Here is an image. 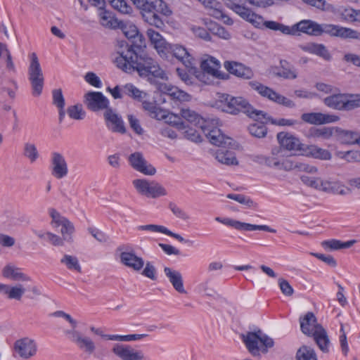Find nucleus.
I'll use <instances>...</instances> for the list:
<instances>
[{"mask_svg":"<svg viewBox=\"0 0 360 360\" xmlns=\"http://www.w3.org/2000/svg\"><path fill=\"white\" fill-rule=\"evenodd\" d=\"M120 56L115 58L117 66L125 72L131 73L136 71L141 77H146L148 81L153 78L164 79L165 71L159 63L146 53L134 56V53L127 51H120Z\"/></svg>","mask_w":360,"mask_h":360,"instance_id":"1","label":"nucleus"},{"mask_svg":"<svg viewBox=\"0 0 360 360\" xmlns=\"http://www.w3.org/2000/svg\"><path fill=\"white\" fill-rule=\"evenodd\" d=\"M319 25L318 22L311 20H301L290 27L276 21H269L266 28L274 31H279L283 34L298 36L300 32L310 36H319Z\"/></svg>","mask_w":360,"mask_h":360,"instance_id":"2","label":"nucleus"},{"mask_svg":"<svg viewBox=\"0 0 360 360\" xmlns=\"http://www.w3.org/2000/svg\"><path fill=\"white\" fill-rule=\"evenodd\" d=\"M241 338L248 352L254 357L259 358L261 353L266 354L274 347V340L262 333L260 329L243 334Z\"/></svg>","mask_w":360,"mask_h":360,"instance_id":"3","label":"nucleus"},{"mask_svg":"<svg viewBox=\"0 0 360 360\" xmlns=\"http://www.w3.org/2000/svg\"><path fill=\"white\" fill-rule=\"evenodd\" d=\"M239 112H243L248 117L255 121H260L262 117H266L264 111L254 108L244 98L240 96L231 97L226 94V113L237 115Z\"/></svg>","mask_w":360,"mask_h":360,"instance_id":"4","label":"nucleus"},{"mask_svg":"<svg viewBox=\"0 0 360 360\" xmlns=\"http://www.w3.org/2000/svg\"><path fill=\"white\" fill-rule=\"evenodd\" d=\"M324 104L337 110H352L360 107L359 94H333L323 99Z\"/></svg>","mask_w":360,"mask_h":360,"instance_id":"5","label":"nucleus"},{"mask_svg":"<svg viewBox=\"0 0 360 360\" xmlns=\"http://www.w3.org/2000/svg\"><path fill=\"white\" fill-rule=\"evenodd\" d=\"M28 79L32 86V94L34 96L41 94L44 77L39 59L35 53L31 54V62L28 68Z\"/></svg>","mask_w":360,"mask_h":360,"instance_id":"6","label":"nucleus"},{"mask_svg":"<svg viewBox=\"0 0 360 360\" xmlns=\"http://www.w3.org/2000/svg\"><path fill=\"white\" fill-rule=\"evenodd\" d=\"M249 85L256 91L261 96L269 101L288 108H293L296 106L295 102L288 98L278 94L273 89L262 84L257 81H251Z\"/></svg>","mask_w":360,"mask_h":360,"instance_id":"7","label":"nucleus"},{"mask_svg":"<svg viewBox=\"0 0 360 360\" xmlns=\"http://www.w3.org/2000/svg\"><path fill=\"white\" fill-rule=\"evenodd\" d=\"M132 184L139 193L152 198H157L167 195L166 189L155 181L145 179H134Z\"/></svg>","mask_w":360,"mask_h":360,"instance_id":"8","label":"nucleus"},{"mask_svg":"<svg viewBox=\"0 0 360 360\" xmlns=\"http://www.w3.org/2000/svg\"><path fill=\"white\" fill-rule=\"evenodd\" d=\"M327 34L331 37H340L342 39H352L360 40V32L349 28L333 24H320L319 36Z\"/></svg>","mask_w":360,"mask_h":360,"instance_id":"9","label":"nucleus"},{"mask_svg":"<svg viewBox=\"0 0 360 360\" xmlns=\"http://www.w3.org/2000/svg\"><path fill=\"white\" fill-rule=\"evenodd\" d=\"M171 56L182 63L186 68H194V59L184 46L179 44H169L167 46V51H165V56H161V58L169 60Z\"/></svg>","mask_w":360,"mask_h":360,"instance_id":"10","label":"nucleus"},{"mask_svg":"<svg viewBox=\"0 0 360 360\" xmlns=\"http://www.w3.org/2000/svg\"><path fill=\"white\" fill-rule=\"evenodd\" d=\"M84 103L87 109L92 112L107 110L109 107L108 99L99 91H89L84 95Z\"/></svg>","mask_w":360,"mask_h":360,"instance_id":"11","label":"nucleus"},{"mask_svg":"<svg viewBox=\"0 0 360 360\" xmlns=\"http://www.w3.org/2000/svg\"><path fill=\"white\" fill-rule=\"evenodd\" d=\"M13 349L16 356L28 360L36 354L37 349L34 340L23 338L15 342Z\"/></svg>","mask_w":360,"mask_h":360,"instance_id":"12","label":"nucleus"},{"mask_svg":"<svg viewBox=\"0 0 360 360\" xmlns=\"http://www.w3.org/2000/svg\"><path fill=\"white\" fill-rule=\"evenodd\" d=\"M217 124V120H207L206 123L202 125L201 129L212 144L222 146L225 141V135Z\"/></svg>","mask_w":360,"mask_h":360,"instance_id":"13","label":"nucleus"},{"mask_svg":"<svg viewBox=\"0 0 360 360\" xmlns=\"http://www.w3.org/2000/svg\"><path fill=\"white\" fill-rule=\"evenodd\" d=\"M75 230L73 224L69 219L65 221V223L61 225V236L55 233L49 234L51 239V245L55 247H63L65 243H72Z\"/></svg>","mask_w":360,"mask_h":360,"instance_id":"14","label":"nucleus"},{"mask_svg":"<svg viewBox=\"0 0 360 360\" xmlns=\"http://www.w3.org/2000/svg\"><path fill=\"white\" fill-rule=\"evenodd\" d=\"M66 334L69 335L70 340L84 352L92 354L95 352L96 345L90 338L75 329L67 330Z\"/></svg>","mask_w":360,"mask_h":360,"instance_id":"15","label":"nucleus"},{"mask_svg":"<svg viewBox=\"0 0 360 360\" xmlns=\"http://www.w3.org/2000/svg\"><path fill=\"white\" fill-rule=\"evenodd\" d=\"M128 161L133 169L145 175L153 176L156 173L155 168L148 163L141 152L131 153L128 157Z\"/></svg>","mask_w":360,"mask_h":360,"instance_id":"16","label":"nucleus"},{"mask_svg":"<svg viewBox=\"0 0 360 360\" xmlns=\"http://www.w3.org/2000/svg\"><path fill=\"white\" fill-rule=\"evenodd\" d=\"M200 68L212 78L224 79V75L219 70L221 63L219 60L209 55H204L200 60Z\"/></svg>","mask_w":360,"mask_h":360,"instance_id":"17","label":"nucleus"},{"mask_svg":"<svg viewBox=\"0 0 360 360\" xmlns=\"http://www.w3.org/2000/svg\"><path fill=\"white\" fill-rule=\"evenodd\" d=\"M112 352L121 360H145L143 351L135 349L130 345L115 344Z\"/></svg>","mask_w":360,"mask_h":360,"instance_id":"18","label":"nucleus"},{"mask_svg":"<svg viewBox=\"0 0 360 360\" xmlns=\"http://www.w3.org/2000/svg\"><path fill=\"white\" fill-rule=\"evenodd\" d=\"M51 174L56 179H62L68 173V167L64 156L58 152H53L51 158Z\"/></svg>","mask_w":360,"mask_h":360,"instance_id":"19","label":"nucleus"},{"mask_svg":"<svg viewBox=\"0 0 360 360\" xmlns=\"http://www.w3.org/2000/svg\"><path fill=\"white\" fill-rule=\"evenodd\" d=\"M134 4L141 11L142 17L145 22L157 28H162L164 26L162 20H159L154 15H151V11L149 10L150 0H131Z\"/></svg>","mask_w":360,"mask_h":360,"instance_id":"20","label":"nucleus"},{"mask_svg":"<svg viewBox=\"0 0 360 360\" xmlns=\"http://www.w3.org/2000/svg\"><path fill=\"white\" fill-rule=\"evenodd\" d=\"M103 115L107 127L112 131L120 134L126 132V128L121 116L117 114L111 108L105 110Z\"/></svg>","mask_w":360,"mask_h":360,"instance_id":"21","label":"nucleus"},{"mask_svg":"<svg viewBox=\"0 0 360 360\" xmlns=\"http://www.w3.org/2000/svg\"><path fill=\"white\" fill-rule=\"evenodd\" d=\"M301 119L304 122L311 124H323L335 122L339 120V117L321 112H307L303 113L301 115Z\"/></svg>","mask_w":360,"mask_h":360,"instance_id":"22","label":"nucleus"},{"mask_svg":"<svg viewBox=\"0 0 360 360\" xmlns=\"http://www.w3.org/2000/svg\"><path fill=\"white\" fill-rule=\"evenodd\" d=\"M164 274L171 283L174 289L180 294H186L184 286V279L181 273L173 268L165 266L163 269Z\"/></svg>","mask_w":360,"mask_h":360,"instance_id":"23","label":"nucleus"},{"mask_svg":"<svg viewBox=\"0 0 360 360\" xmlns=\"http://www.w3.org/2000/svg\"><path fill=\"white\" fill-rule=\"evenodd\" d=\"M277 139L285 150H294L302 154L304 144H302L297 138L287 133L280 132L277 134Z\"/></svg>","mask_w":360,"mask_h":360,"instance_id":"24","label":"nucleus"},{"mask_svg":"<svg viewBox=\"0 0 360 360\" xmlns=\"http://www.w3.org/2000/svg\"><path fill=\"white\" fill-rule=\"evenodd\" d=\"M300 49L303 51L316 55L326 61H330L332 59V56L326 46L323 44H317L309 42L299 46Z\"/></svg>","mask_w":360,"mask_h":360,"instance_id":"25","label":"nucleus"},{"mask_svg":"<svg viewBox=\"0 0 360 360\" xmlns=\"http://www.w3.org/2000/svg\"><path fill=\"white\" fill-rule=\"evenodd\" d=\"M300 324L301 331L309 337L316 330L317 326H321L317 322V319L314 314L311 311L307 312L303 316H300Z\"/></svg>","mask_w":360,"mask_h":360,"instance_id":"26","label":"nucleus"},{"mask_svg":"<svg viewBox=\"0 0 360 360\" xmlns=\"http://www.w3.org/2000/svg\"><path fill=\"white\" fill-rule=\"evenodd\" d=\"M226 70L230 74L244 79H251L254 75L250 68L235 61H226Z\"/></svg>","mask_w":360,"mask_h":360,"instance_id":"27","label":"nucleus"},{"mask_svg":"<svg viewBox=\"0 0 360 360\" xmlns=\"http://www.w3.org/2000/svg\"><path fill=\"white\" fill-rule=\"evenodd\" d=\"M146 34L151 45H153L158 55L160 57L165 56L169 43L166 41L160 33L153 29H148Z\"/></svg>","mask_w":360,"mask_h":360,"instance_id":"28","label":"nucleus"},{"mask_svg":"<svg viewBox=\"0 0 360 360\" xmlns=\"http://www.w3.org/2000/svg\"><path fill=\"white\" fill-rule=\"evenodd\" d=\"M226 225L230 226L238 231H265L270 233H276V230L266 225H254L251 224L241 222L237 220L227 219Z\"/></svg>","mask_w":360,"mask_h":360,"instance_id":"29","label":"nucleus"},{"mask_svg":"<svg viewBox=\"0 0 360 360\" xmlns=\"http://www.w3.org/2000/svg\"><path fill=\"white\" fill-rule=\"evenodd\" d=\"M120 261L123 264L135 271L141 270L144 265L143 259L136 256L134 252H122L120 254Z\"/></svg>","mask_w":360,"mask_h":360,"instance_id":"30","label":"nucleus"},{"mask_svg":"<svg viewBox=\"0 0 360 360\" xmlns=\"http://www.w3.org/2000/svg\"><path fill=\"white\" fill-rule=\"evenodd\" d=\"M0 292L6 295L10 300H16L20 301L25 292V288L20 283L13 286L0 283Z\"/></svg>","mask_w":360,"mask_h":360,"instance_id":"31","label":"nucleus"},{"mask_svg":"<svg viewBox=\"0 0 360 360\" xmlns=\"http://www.w3.org/2000/svg\"><path fill=\"white\" fill-rule=\"evenodd\" d=\"M2 276L15 281H31L30 276L22 273L20 269L12 264H7L3 268Z\"/></svg>","mask_w":360,"mask_h":360,"instance_id":"32","label":"nucleus"},{"mask_svg":"<svg viewBox=\"0 0 360 360\" xmlns=\"http://www.w3.org/2000/svg\"><path fill=\"white\" fill-rule=\"evenodd\" d=\"M301 155L324 160H330L332 157L330 153L326 149H323L315 145L305 144Z\"/></svg>","mask_w":360,"mask_h":360,"instance_id":"33","label":"nucleus"},{"mask_svg":"<svg viewBox=\"0 0 360 360\" xmlns=\"http://www.w3.org/2000/svg\"><path fill=\"white\" fill-rule=\"evenodd\" d=\"M316 330L311 334L314 339L319 347V349L324 353L329 352L330 340L328 336L326 330L322 326H317Z\"/></svg>","mask_w":360,"mask_h":360,"instance_id":"34","label":"nucleus"},{"mask_svg":"<svg viewBox=\"0 0 360 360\" xmlns=\"http://www.w3.org/2000/svg\"><path fill=\"white\" fill-rule=\"evenodd\" d=\"M180 115L182 119L200 129L202 125H204L207 122L200 115L189 108H181L180 110Z\"/></svg>","mask_w":360,"mask_h":360,"instance_id":"35","label":"nucleus"},{"mask_svg":"<svg viewBox=\"0 0 360 360\" xmlns=\"http://www.w3.org/2000/svg\"><path fill=\"white\" fill-rule=\"evenodd\" d=\"M139 231H146L150 232H159L176 239L179 242H188L185 240L184 238L178 233H175L167 229L166 227L161 225L156 224H146V225H141L137 227Z\"/></svg>","mask_w":360,"mask_h":360,"instance_id":"36","label":"nucleus"},{"mask_svg":"<svg viewBox=\"0 0 360 360\" xmlns=\"http://www.w3.org/2000/svg\"><path fill=\"white\" fill-rule=\"evenodd\" d=\"M282 72H274V75L286 79H295L297 77V73L295 68L285 60H280Z\"/></svg>","mask_w":360,"mask_h":360,"instance_id":"37","label":"nucleus"},{"mask_svg":"<svg viewBox=\"0 0 360 360\" xmlns=\"http://www.w3.org/2000/svg\"><path fill=\"white\" fill-rule=\"evenodd\" d=\"M149 10L151 11V15L157 18L159 20H162L158 13L163 14L164 15H169L172 12L169 10L167 4L163 0H150V4Z\"/></svg>","mask_w":360,"mask_h":360,"instance_id":"38","label":"nucleus"},{"mask_svg":"<svg viewBox=\"0 0 360 360\" xmlns=\"http://www.w3.org/2000/svg\"><path fill=\"white\" fill-rule=\"evenodd\" d=\"M142 108L152 118L160 120L165 117V111L159 108L155 102L144 101L142 102Z\"/></svg>","mask_w":360,"mask_h":360,"instance_id":"39","label":"nucleus"},{"mask_svg":"<svg viewBox=\"0 0 360 360\" xmlns=\"http://www.w3.org/2000/svg\"><path fill=\"white\" fill-rule=\"evenodd\" d=\"M356 241L355 240H349L347 242H342L338 240H324L321 243L322 247L325 249L330 250H338L340 249H345L352 247Z\"/></svg>","mask_w":360,"mask_h":360,"instance_id":"40","label":"nucleus"},{"mask_svg":"<svg viewBox=\"0 0 360 360\" xmlns=\"http://www.w3.org/2000/svg\"><path fill=\"white\" fill-rule=\"evenodd\" d=\"M60 262L70 271H75L78 273L82 272V267L76 256L65 254L61 257Z\"/></svg>","mask_w":360,"mask_h":360,"instance_id":"41","label":"nucleus"},{"mask_svg":"<svg viewBox=\"0 0 360 360\" xmlns=\"http://www.w3.org/2000/svg\"><path fill=\"white\" fill-rule=\"evenodd\" d=\"M130 42V48L127 49L125 53L127 51H130L131 52H134V56H139L140 54H142L143 53H141L143 48L146 47V41L143 37V36L141 34H138L134 39H132Z\"/></svg>","mask_w":360,"mask_h":360,"instance_id":"42","label":"nucleus"},{"mask_svg":"<svg viewBox=\"0 0 360 360\" xmlns=\"http://www.w3.org/2000/svg\"><path fill=\"white\" fill-rule=\"evenodd\" d=\"M163 92L167 94L172 99L180 101H188L189 95L183 91L179 90L176 87L172 86H165Z\"/></svg>","mask_w":360,"mask_h":360,"instance_id":"43","label":"nucleus"},{"mask_svg":"<svg viewBox=\"0 0 360 360\" xmlns=\"http://www.w3.org/2000/svg\"><path fill=\"white\" fill-rule=\"evenodd\" d=\"M296 360H317L313 348L303 345L297 352Z\"/></svg>","mask_w":360,"mask_h":360,"instance_id":"44","label":"nucleus"},{"mask_svg":"<svg viewBox=\"0 0 360 360\" xmlns=\"http://www.w3.org/2000/svg\"><path fill=\"white\" fill-rule=\"evenodd\" d=\"M248 130L252 136L258 139L265 137L267 134V128L263 122L251 124Z\"/></svg>","mask_w":360,"mask_h":360,"instance_id":"45","label":"nucleus"},{"mask_svg":"<svg viewBox=\"0 0 360 360\" xmlns=\"http://www.w3.org/2000/svg\"><path fill=\"white\" fill-rule=\"evenodd\" d=\"M122 92L124 94L140 101L146 96V93L140 91L131 84H127L124 85L122 88Z\"/></svg>","mask_w":360,"mask_h":360,"instance_id":"46","label":"nucleus"},{"mask_svg":"<svg viewBox=\"0 0 360 360\" xmlns=\"http://www.w3.org/2000/svg\"><path fill=\"white\" fill-rule=\"evenodd\" d=\"M67 113L70 118L76 120H83L86 115V112L83 110L81 104H76L68 107Z\"/></svg>","mask_w":360,"mask_h":360,"instance_id":"47","label":"nucleus"},{"mask_svg":"<svg viewBox=\"0 0 360 360\" xmlns=\"http://www.w3.org/2000/svg\"><path fill=\"white\" fill-rule=\"evenodd\" d=\"M340 138L343 143L359 145L360 136L355 132L343 130L340 133Z\"/></svg>","mask_w":360,"mask_h":360,"instance_id":"48","label":"nucleus"},{"mask_svg":"<svg viewBox=\"0 0 360 360\" xmlns=\"http://www.w3.org/2000/svg\"><path fill=\"white\" fill-rule=\"evenodd\" d=\"M101 23L103 26L110 28H115L119 25V22L114 19L110 13L106 11H102L100 13Z\"/></svg>","mask_w":360,"mask_h":360,"instance_id":"49","label":"nucleus"},{"mask_svg":"<svg viewBox=\"0 0 360 360\" xmlns=\"http://www.w3.org/2000/svg\"><path fill=\"white\" fill-rule=\"evenodd\" d=\"M166 120V122L169 124L173 125L179 129H184L186 128L184 122L182 121V118L176 114L174 113H165V117L162 120Z\"/></svg>","mask_w":360,"mask_h":360,"instance_id":"50","label":"nucleus"},{"mask_svg":"<svg viewBox=\"0 0 360 360\" xmlns=\"http://www.w3.org/2000/svg\"><path fill=\"white\" fill-rule=\"evenodd\" d=\"M23 155L30 160V162H34L39 158V153L34 144L26 143L24 146Z\"/></svg>","mask_w":360,"mask_h":360,"instance_id":"51","label":"nucleus"},{"mask_svg":"<svg viewBox=\"0 0 360 360\" xmlns=\"http://www.w3.org/2000/svg\"><path fill=\"white\" fill-rule=\"evenodd\" d=\"M112 7L123 14H129L131 11V7L124 0H108Z\"/></svg>","mask_w":360,"mask_h":360,"instance_id":"52","label":"nucleus"},{"mask_svg":"<svg viewBox=\"0 0 360 360\" xmlns=\"http://www.w3.org/2000/svg\"><path fill=\"white\" fill-rule=\"evenodd\" d=\"M49 214L52 219L51 224L55 228L61 226L65 223V221L68 220L67 218L62 217L60 214L54 208L49 209Z\"/></svg>","mask_w":360,"mask_h":360,"instance_id":"53","label":"nucleus"},{"mask_svg":"<svg viewBox=\"0 0 360 360\" xmlns=\"http://www.w3.org/2000/svg\"><path fill=\"white\" fill-rule=\"evenodd\" d=\"M263 120L266 121V122H269L273 124L279 125V126H292V125L297 124V122L296 120H288V119H285V118H281L279 120H274L271 117L269 116L267 113H266V117H262V120H260V121L262 122Z\"/></svg>","mask_w":360,"mask_h":360,"instance_id":"54","label":"nucleus"},{"mask_svg":"<svg viewBox=\"0 0 360 360\" xmlns=\"http://www.w3.org/2000/svg\"><path fill=\"white\" fill-rule=\"evenodd\" d=\"M226 198L233 200L242 205H245L251 207L254 205V202L249 198L245 197L242 194L230 193L226 195Z\"/></svg>","mask_w":360,"mask_h":360,"instance_id":"55","label":"nucleus"},{"mask_svg":"<svg viewBox=\"0 0 360 360\" xmlns=\"http://www.w3.org/2000/svg\"><path fill=\"white\" fill-rule=\"evenodd\" d=\"M355 9L350 6H342L339 8L338 13L341 18L345 21L351 22L354 18Z\"/></svg>","mask_w":360,"mask_h":360,"instance_id":"56","label":"nucleus"},{"mask_svg":"<svg viewBox=\"0 0 360 360\" xmlns=\"http://www.w3.org/2000/svg\"><path fill=\"white\" fill-rule=\"evenodd\" d=\"M311 135L316 138L329 139L333 135V130L329 127H321L311 130Z\"/></svg>","mask_w":360,"mask_h":360,"instance_id":"57","label":"nucleus"},{"mask_svg":"<svg viewBox=\"0 0 360 360\" xmlns=\"http://www.w3.org/2000/svg\"><path fill=\"white\" fill-rule=\"evenodd\" d=\"M53 95V103L57 108H64L65 107V99L62 94V90L60 89H54L52 91Z\"/></svg>","mask_w":360,"mask_h":360,"instance_id":"58","label":"nucleus"},{"mask_svg":"<svg viewBox=\"0 0 360 360\" xmlns=\"http://www.w3.org/2000/svg\"><path fill=\"white\" fill-rule=\"evenodd\" d=\"M87 231L99 243H105L107 241V237L99 229L93 226H89L87 228Z\"/></svg>","mask_w":360,"mask_h":360,"instance_id":"59","label":"nucleus"},{"mask_svg":"<svg viewBox=\"0 0 360 360\" xmlns=\"http://www.w3.org/2000/svg\"><path fill=\"white\" fill-rule=\"evenodd\" d=\"M85 80L86 82H88L89 84L94 87H101L102 83L101 79L95 73L92 72H89L86 74Z\"/></svg>","mask_w":360,"mask_h":360,"instance_id":"60","label":"nucleus"},{"mask_svg":"<svg viewBox=\"0 0 360 360\" xmlns=\"http://www.w3.org/2000/svg\"><path fill=\"white\" fill-rule=\"evenodd\" d=\"M156 269L155 266L149 262L146 264V266L142 272V274L146 277L151 279L152 281L156 280Z\"/></svg>","mask_w":360,"mask_h":360,"instance_id":"61","label":"nucleus"},{"mask_svg":"<svg viewBox=\"0 0 360 360\" xmlns=\"http://www.w3.org/2000/svg\"><path fill=\"white\" fill-rule=\"evenodd\" d=\"M122 32L129 41H131L139 34L137 27L134 25L125 26L123 27Z\"/></svg>","mask_w":360,"mask_h":360,"instance_id":"62","label":"nucleus"},{"mask_svg":"<svg viewBox=\"0 0 360 360\" xmlns=\"http://www.w3.org/2000/svg\"><path fill=\"white\" fill-rule=\"evenodd\" d=\"M341 153L342 154V157L348 162H360V151L349 150Z\"/></svg>","mask_w":360,"mask_h":360,"instance_id":"63","label":"nucleus"},{"mask_svg":"<svg viewBox=\"0 0 360 360\" xmlns=\"http://www.w3.org/2000/svg\"><path fill=\"white\" fill-rule=\"evenodd\" d=\"M343 60L346 63H352V65L360 68V56L355 53H347L345 54Z\"/></svg>","mask_w":360,"mask_h":360,"instance_id":"64","label":"nucleus"}]
</instances>
